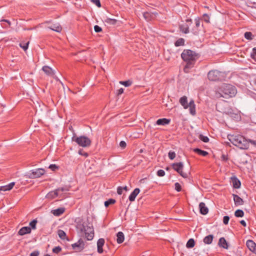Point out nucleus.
Masks as SVG:
<instances>
[{
  "instance_id": "bb28decb",
  "label": "nucleus",
  "mask_w": 256,
  "mask_h": 256,
  "mask_svg": "<svg viewBox=\"0 0 256 256\" xmlns=\"http://www.w3.org/2000/svg\"><path fill=\"white\" fill-rule=\"evenodd\" d=\"M65 211L64 208H60L56 210H52V213L55 216H60Z\"/></svg>"
},
{
  "instance_id": "5fc2aeb1",
  "label": "nucleus",
  "mask_w": 256,
  "mask_h": 256,
  "mask_svg": "<svg viewBox=\"0 0 256 256\" xmlns=\"http://www.w3.org/2000/svg\"><path fill=\"white\" fill-rule=\"evenodd\" d=\"M40 252L38 250H35L32 252L30 255V256H38Z\"/></svg>"
},
{
  "instance_id": "bf43d9fd",
  "label": "nucleus",
  "mask_w": 256,
  "mask_h": 256,
  "mask_svg": "<svg viewBox=\"0 0 256 256\" xmlns=\"http://www.w3.org/2000/svg\"><path fill=\"white\" fill-rule=\"evenodd\" d=\"M248 144L250 143L254 145V146H256V140H248Z\"/></svg>"
},
{
  "instance_id": "423d86ee",
  "label": "nucleus",
  "mask_w": 256,
  "mask_h": 256,
  "mask_svg": "<svg viewBox=\"0 0 256 256\" xmlns=\"http://www.w3.org/2000/svg\"><path fill=\"white\" fill-rule=\"evenodd\" d=\"M72 140V142H76L79 146L82 147H88L91 144L90 140L86 136L78 137L76 136H74Z\"/></svg>"
},
{
  "instance_id": "9b49d317",
  "label": "nucleus",
  "mask_w": 256,
  "mask_h": 256,
  "mask_svg": "<svg viewBox=\"0 0 256 256\" xmlns=\"http://www.w3.org/2000/svg\"><path fill=\"white\" fill-rule=\"evenodd\" d=\"M186 22L188 24H181L180 26V30L183 33L186 34L190 32L188 24H190L192 23V19H187Z\"/></svg>"
},
{
  "instance_id": "603ef678",
  "label": "nucleus",
  "mask_w": 256,
  "mask_h": 256,
  "mask_svg": "<svg viewBox=\"0 0 256 256\" xmlns=\"http://www.w3.org/2000/svg\"><path fill=\"white\" fill-rule=\"evenodd\" d=\"M230 220L228 216H224L223 218V222L224 224H228Z\"/></svg>"
},
{
  "instance_id": "6e6d98bb",
  "label": "nucleus",
  "mask_w": 256,
  "mask_h": 256,
  "mask_svg": "<svg viewBox=\"0 0 256 256\" xmlns=\"http://www.w3.org/2000/svg\"><path fill=\"white\" fill-rule=\"evenodd\" d=\"M122 190H123V189L122 186H118L117 188V193L118 194H122Z\"/></svg>"
},
{
  "instance_id": "7ed1b4c3",
  "label": "nucleus",
  "mask_w": 256,
  "mask_h": 256,
  "mask_svg": "<svg viewBox=\"0 0 256 256\" xmlns=\"http://www.w3.org/2000/svg\"><path fill=\"white\" fill-rule=\"evenodd\" d=\"M237 92L235 86L230 84H223L215 91V96L216 98H228L236 94Z\"/></svg>"
},
{
  "instance_id": "ea45409f",
  "label": "nucleus",
  "mask_w": 256,
  "mask_h": 256,
  "mask_svg": "<svg viewBox=\"0 0 256 256\" xmlns=\"http://www.w3.org/2000/svg\"><path fill=\"white\" fill-rule=\"evenodd\" d=\"M120 83L126 87L130 86L132 84V82L130 80L126 81H120Z\"/></svg>"
},
{
  "instance_id": "864d4df0",
  "label": "nucleus",
  "mask_w": 256,
  "mask_h": 256,
  "mask_svg": "<svg viewBox=\"0 0 256 256\" xmlns=\"http://www.w3.org/2000/svg\"><path fill=\"white\" fill-rule=\"evenodd\" d=\"M94 30L96 32H100L102 31V28L100 26L96 25L94 26Z\"/></svg>"
},
{
  "instance_id": "dca6fc26",
  "label": "nucleus",
  "mask_w": 256,
  "mask_h": 256,
  "mask_svg": "<svg viewBox=\"0 0 256 256\" xmlns=\"http://www.w3.org/2000/svg\"><path fill=\"white\" fill-rule=\"evenodd\" d=\"M158 14L156 12H144L143 16L144 18L148 22L154 18Z\"/></svg>"
},
{
  "instance_id": "58836bf2",
  "label": "nucleus",
  "mask_w": 256,
  "mask_h": 256,
  "mask_svg": "<svg viewBox=\"0 0 256 256\" xmlns=\"http://www.w3.org/2000/svg\"><path fill=\"white\" fill-rule=\"evenodd\" d=\"M38 222V221L36 220H34L32 222H30V228H32V229L35 230L36 228V224Z\"/></svg>"
},
{
  "instance_id": "f8f14e48",
  "label": "nucleus",
  "mask_w": 256,
  "mask_h": 256,
  "mask_svg": "<svg viewBox=\"0 0 256 256\" xmlns=\"http://www.w3.org/2000/svg\"><path fill=\"white\" fill-rule=\"evenodd\" d=\"M195 26L192 29V32L194 35L197 36L199 34L200 31V21L199 18L194 20Z\"/></svg>"
},
{
  "instance_id": "8fccbe9b",
  "label": "nucleus",
  "mask_w": 256,
  "mask_h": 256,
  "mask_svg": "<svg viewBox=\"0 0 256 256\" xmlns=\"http://www.w3.org/2000/svg\"><path fill=\"white\" fill-rule=\"evenodd\" d=\"M157 175L158 176H164L165 175V172L162 170H160L157 172Z\"/></svg>"
},
{
  "instance_id": "a19ab883",
  "label": "nucleus",
  "mask_w": 256,
  "mask_h": 256,
  "mask_svg": "<svg viewBox=\"0 0 256 256\" xmlns=\"http://www.w3.org/2000/svg\"><path fill=\"white\" fill-rule=\"evenodd\" d=\"M199 138L204 142H208L209 141V138L208 136H204L202 134H200Z\"/></svg>"
},
{
  "instance_id": "20e7f679",
  "label": "nucleus",
  "mask_w": 256,
  "mask_h": 256,
  "mask_svg": "<svg viewBox=\"0 0 256 256\" xmlns=\"http://www.w3.org/2000/svg\"><path fill=\"white\" fill-rule=\"evenodd\" d=\"M228 138L234 146L240 149L246 150L249 147L250 144L248 140L242 135H228Z\"/></svg>"
},
{
  "instance_id": "aec40b11",
  "label": "nucleus",
  "mask_w": 256,
  "mask_h": 256,
  "mask_svg": "<svg viewBox=\"0 0 256 256\" xmlns=\"http://www.w3.org/2000/svg\"><path fill=\"white\" fill-rule=\"evenodd\" d=\"M200 212L202 215L206 214L208 212V208L206 206L204 202H201L199 204Z\"/></svg>"
},
{
  "instance_id": "e433bc0d",
  "label": "nucleus",
  "mask_w": 256,
  "mask_h": 256,
  "mask_svg": "<svg viewBox=\"0 0 256 256\" xmlns=\"http://www.w3.org/2000/svg\"><path fill=\"white\" fill-rule=\"evenodd\" d=\"M234 216L238 218H242L244 216V212L241 210H237L234 212Z\"/></svg>"
},
{
  "instance_id": "13d9d810",
  "label": "nucleus",
  "mask_w": 256,
  "mask_h": 256,
  "mask_svg": "<svg viewBox=\"0 0 256 256\" xmlns=\"http://www.w3.org/2000/svg\"><path fill=\"white\" fill-rule=\"evenodd\" d=\"M120 146L122 148H126V144L124 141H121L120 143Z\"/></svg>"
},
{
  "instance_id": "09e8293b",
  "label": "nucleus",
  "mask_w": 256,
  "mask_h": 256,
  "mask_svg": "<svg viewBox=\"0 0 256 256\" xmlns=\"http://www.w3.org/2000/svg\"><path fill=\"white\" fill-rule=\"evenodd\" d=\"M174 186H175V190L177 192H180L182 190L181 186H180V184L178 182L175 183Z\"/></svg>"
},
{
  "instance_id": "79ce46f5",
  "label": "nucleus",
  "mask_w": 256,
  "mask_h": 256,
  "mask_svg": "<svg viewBox=\"0 0 256 256\" xmlns=\"http://www.w3.org/2000/svg\"><path fill=\"white\" fill-rule=\"evenodd\" d=\"M250 58L256 62V47L252 48V52L250 54Z\"/></svg>"
},
{
  "instance_id": "4468645a",
  "label": "nucleus",
  "mask_w": 256,
  "mask_h": 256,
  "mask_svg": "<svg viewBox=\"0 0 256 256\" xmlns=\"http://www.w3.org/2000/svg\"><path fill=\"white\" fill-rule=\"evenodd\" d=\"M230 182L232 184V186L234 188L238 189L240 188L241 182L236 176H233L230 178Z\"/></svg>"
},
{
  "instance_id": "9d476101",
  "label": "nucleus",
  "mask_w": 256,
  "mask_h": 256,
  "mask_svg": "<svg viewBox=\"0 0 256 256\" xmlns=\"http://www.w3.org/2000/svg\"><path fill=\"white\" fill-rule=\"evenodd\" d=\"M84 240L80 238L76 242L72 244V246L73 250L78 252H80L84 249Z\"/></svg>"
},
{
  "instance_id": "c9c22d12",
  "label": "nucleus",
  "mask_w": 256,
  "mask_h": 256,
  "mask_svg": "<svg viewBox=\"0 0 256 256\" xmlns=\"http://www.w3.org/2000/svg\"><path fill=\"white\" fill-rule=\"evenodd\" d=\"M244 38L248 40H252L254 38V36L252 33L250 32H246L244 34Z\"/></svg>"
},
{
  "instance_id": "39448f33",
  "label": "nucleus",
  "mask_w": 256,
  "mask_h": 256,
  "mask_svg": "<svg viewBox=\"0 0 256 256\" xmlns=\"http://www.w3.org/2000/svg\"><path fill=\"white\" fill-rule=\"evenodd\" d=\"M179 102L184 109L188 108L190 112H196V105L192 99L188 102L186 96H184L180 98Z\"/></svg>"
},
{
  "instance_id": "72a5a7b5",
  "label": "nucleus",
  "mask_w": 256,
  "mask_h": 256,
  "mask_svg": "<svg viewBox=\"0 0 256 256\" xmlns=\"http://www.w3.org/2000/svg\"><path fill=\"white\" fill-rule=\"evenodd\" d=\"M195 244V242L193 238H190L188 241L186 246L187 248H192Z\"/></svg>"
},
{
  "instance_id": "f3484780",
  "label": "nucleus",
  "mask_w": 256,
  "mask_h": 256,
  "mask_svg": "<svg viewBox=\"0 0 256 256\" xmlns=\"http://www.w3.org/2000/svg\"><path fill=\"white\" fill-rule=\"evenodd\" d=\"M15 184L14 182L10 183L8 184L0 186V194H3V192L10 190Z\"/></svg>"
},
{
  "instance_id": "0eeeda50",
  "label": "nucleus",
  "mask_w": 256,
  "mask_h": 256,
  "mask_svg": "<svg viewBox=\"0 0 256 256\" xmlns=\"http://www.w3.org/2000/svg\"><path fill=\"white\" fill-rule=\"evenodd\" d=\"M224 77V74L218 70H210L208 74V78L210 80H221Z\"/></svg>"
},
{
  "instance_id": "49530a36",
  "label": "nucleus",
  "mask_w": 256,
  "mask_h": 256,
  "mask_svg": "<svg viewBox=\"0 0 256 256\" xmlns=\"http://www.w3.org/2000/svg\"><path fill=\"white\" fill-rule=\"evenodd\" d=\"M202 18H203V20L207 22V23H209L210 22V16H209L206 14H204L203 15H202Z\"/></svg>"
},
{
  "instance_id": "6e6552de",
  "label": "nucleus",
  "mask_w": 256,
  "mask_h": 256,
  "mask_svg": "<svg viewBox=\"0 0 256 256\" xmlns=\"http://www.w3.org/2000/svg\"><path fill=\"white\" fill-rule=\"evenodd\" d=\"M45 172L46 170L44 168H36L30 170L26 174V176L30 178H38L44 175Z\"/></svg>"
},
{
  "instance_id": "4d7b16f0",
  "label": "nucleus",
  "mask_w": 256,
  "mask_h": 256,
  "mask_svg": "<svg viewBox=\"0 0 256 256\" xmlns=\"http://www.w3.org/2000/svg\"><path fill=\"white\" fill-rule=\"evenodd\" d=\"M222 160L224 161V162H226L228 160V156L226 155H225V154H222Z\"/></svg>"
},
{
  "instance_id": "412c9836",
  "label": "nucleus",
  "mask_w": 256,
  "mask_h": 256,
  "mask_svg": "<svg viewBox=\"0 0 256 256\" xmlns=\"http://www.w3.org/2000/svg\"><path fill=\"white\" fill-rule=\"evenodd\" d=\"M32 231V228L30 226H24L18 232L20 236H24V234H30Z\"/></svg>"
},
{
  "instance_id": "f03ea898",
  "label": "nucleus",
  "mask_w": 256,
  "mask_h": 256,
  "mask_svg": "<svg viewBox=\"0 0 256 256\" xmlns=\"http://www.w3.org/2000/svg\"><path fill=\"white\" fill-rule=\"evenodd\" d=\"M76 230L81 235L84 234L88 240H92L94 236V228L92 224L80 220L76 222Z\"/></svg>"
},
{
  "instance_id": "a211bd4d",
  "label": "nucleus",
  "mask_w": 256,
  "mask_h": 256,
  "mask_svg": "<svg viewBox=\"0 0 256 256\" xmlns=\"http://www.w3.org/2000/svg\"><path fill=\"white\" fill-rule=\"evenodd\" d=\"M105 242V240L104 238H99L97 242V248L98 252L99 254H102L103 252V248L102 247L104 246Z\"/></svg>"
},
{
  "instance_id": "680f3d73",
  "label": "nucleus",
  "mask_w": 256,
  "mask_h": 256,
  "mask_svg": "<svg viewBox=\"0 0 256 256\" xmlns=\"http://www.w3.org/2000/svg\"><path fill=\"white\" fill-rule=\"evenodd\" d=\"M123 92H124V89L122 88H120L118 90L117 94L118 96H119V95L122 94Z\"/></svg>"
},
{
  "instance_id": "473e14b6",
  "label": "nucleus",
  "mask_w": 256,
  "mask_h": 256,
  "mask_svg": "<svg viewBox=\"0 0 256 256\" xmlns=\"http://www.w3.org/2000/svg\"><path fill=\"white\" fill-rule=\"evenodd\" d=\"M104 22L110 25H115L117 22V20L114 18H106L104 20Z\"/></svg>"
},
{
  "instance_id": "37998d69",
  "label": "nucleus",
  "mask_w": 256,
  "mask_h": 256,
  "mask_svg": "<svg viewBox=\"0 0 256 256\" xmlns=\"http://www.w3.org/2000/svg\"><path fill=\"white\" fill-rule=\"evenodd\" d=\"M62 248L60 246H56L54 248H53L52 251L55 254H58L62 251Z\"/></svg>"
},
{
  "instance_id": "6ab92c4d",
  "label": "nucleus",
  "mask_w": 256,
  "mask_h": 256,
  "mask_svg": "<svg viewBox=\"0 0 256 256\" xmlns=\"http://www.w3.org/2000/svg\"><path fill=\"white\" fill-rule=\"evenodd\" d=\"M43 72L48 76H52L54 74V70L50 66H44L42 68Z\"/></svg>"
},
{
  "instance_id": "0e129e2a",
  "label": "nucleus",
  "mask_w": 256,
  "mask_h": 256,
  "mask_svg": "<svg viewBox=\"0 0 256 256\" xmlns=\"http://www.w3.org/2000/svg\"><path fill=\"white\" fill-rule=\"evenodd\" d=\"M2 22H6L8 24V26H10V21H9L8 20H2Z\"/></svg>"
},
{
  "instance_id": "c85d7f7f",
  "label": "nucleus",
  "mask_w": 256,
  "mask_h": 256,
  "mask_svg": "<svg viewBox=\"0 0 256 256\" xmlns=\"http://www.w3.org/2000/svg\"><path fill=\"white\" fill-rule=\"evenodd\" d=\"M116 242L118 244H120L124 242V236L122 232H118L116 234Z\"/></svg>"
},
{
  "instance_id": "2eb2a0df",
  "label": "nucleus",
  "mask_w": 256,
  "mask_h": 256,
  "mask_svg": "<svg viewBox=\"0 0 256 256\" xmlns=\"http://www.w3.org/2000/svg\"><path fill=\"white\" fill-rule=\"evenodd\" d=\"M248 249L256 254V244L252 240H248L246 243Z\"/></svg>"
},
{
  "instance_id": "cd10ccee",
  "label": "nucleus",
  "mask_w": 256,
  "mask_h": 256,
  "mask_svg": "<svg viewBox=\"0 0 256 256\" xmlns=\"http://www.w3.org/2000/svg\"><path fill=\"white\" fill-rule=\"evenodd\" d=\"M214 238L212 234H209L204 238L203 242L205 244H210L212 243Z\"/></svg>"
},
{
  "instance_id": "f704fd0d",
  "label": "nucleus",
  "mask_w": 256,
  "mask_h": 256,
  "mask_svg": "<svg viewBox=\"0 0 256 256\" xmlns=\"http://www.w3.org/2000/svg\"><path fill=\"white\" fill-rule=\"evenodd\" d=\"M116 202V200L113 198H110L108 200L104 202V206L108 207L110 204H113Z\"/></svg>"
},
{
  "instance_id": "4c0bfd02",
  "label": "nucleus",
  "mask_w": 256,
  "mask_h": 256,
  "mask_svg": "<svg viewBox=\"0 0 256 256\" xmlns=\"http://www.w3.org/2000/svg\"><path fill=\"white\" fill-rule=\"evenodd\" d=\"M58 235L59 237L61 239L64 240L66 238V234L64 230H58Z\"/></svg>"
},
{
  "instance_id": "1a4fd4ad",
  "label": "nucleus",
  "mask_w": 256,
  "mask_h": 256,
  "mask_svg": "<svg viewBox=\"0 0 256 256\" xmlns=\"http://www.w3.org/2000/svg\"><path fill=\"white\" fill-rule=\"evenodd\" d=\"M172 168L184 178H187L188 177V173L184 172L182 171L184 168V164L182 162H176L172 164Z\"/></svg>"
},
{
  "instance_id": "393cba45",
  "label": "nucleus",
  "mask_w": 256,
  "mask_h": 256,
  "mask_svg": "<svg viewBox=\"0 0 256 256\" xmlns=\"http://www.w3.org/2000/svg\"><path fill=\"white\" fill-rule=\"evenodd\" d=\"M170 119L163 118L158 120L156 122V124L158 126H165L170 124Z\"/></svg>"
},
{
  "instance_id": "4be33fe9",
  "label": "nucleus",
  "mask_w": 256,
  "mask_h": 256,
  "mask_svg": "<svg viewBox=\"0 0 256 256\" xmlns=\"http://www.w3.org/2000/svg\"><path fill=\"white\" fill-rule=\"evenodd\" d=\"M241 113H226L234 121L239 122L241 120Z\"/></svg>"
},
{
  "instance_id": "b1692460",
  "label": "nucleus",
  "mask_w": 256,
  "mask_h": 256,
  "mask_svg": "<svg viewBox=\"0 0 256 256\" xmlns=\"http://www.w3.org/2000/svg\"><path fill=\"white\" fill-rule=\"evenodd\" d=\"M140 192V190L138 188H135L133 192L130 194L128 197V199L130 201V202H134V201L136 196H138V194Z\"/></svg>"
},
{
  "instance_id": "7c9ffc66",
  "label": "nucleus",
  "mask_w": 256,
  "mask_h": 256,
  "mask_svg": "<svg viewBox=\"0 0 256 256\" xmlns=\"http://www.w3.org/2000/svg\"><path fill=\"white\" fill-rule=\"evenodd\" d=\"M194 152L198 154L204 156H206L208 154V153L206 151L203 150L198 148H194Z\"/></svg>"
},
{
  "instance_id": "774afa93",
  "label": "nucleus",
  "mask_w": 256,
  "mask_h": 256,
  "mask_svg": "<svg viewBox=\"0 0 256 256\" xmlns=\"http://www.w3.org/2000/svg\"><path fill=\"white\" fill-rule=\"evenodd\" d=\"M253 5V7L256 8V2H254Z\"/></svg>"
},
{
  "instance_id": "a18cd8bd",
  "label": "nucleus",
  "mask_w": 256,
  "mask_h": 256,
  "mask_svg": "<svg viewBox=\"0 0 256 256\" xmlns=\"http://www.w3.org/2000/svg\"><path fill=\"white\" fill-rule=\"evenodd\" d=\"M168 156L170 159L174 160L176 157V153L174 152L170 151L168 154Z\"/></svg>"
},
{
  "instance_id": "a878e982",
  "label": "nucleus",
  "mask_w": 256,
  "mask_h": 256,
  "mask_svg": "<svg viewBox=\"0 0 256 256\" xmlns=\"http://www.w3.org/2000/svg\"><path fill=\"white\" fill-rule=\"evenodd\" d=\"M218 245L219 246L222 247L225 249H228V244L224 238H220L219 239Z\"/></svg>"
},
{
  "instance_id": "c756f323",
  "label": "nucleus",
  "mask_w": 256,
  "mask_h": 256,
  "mask_svg": "<svg viewBox=\"0 0 256 256\" xmlns=\"http://www.w3.org/2000/svg\"><path fill=\"white\" fill-rule=\"evenodd\" d=\"M48 28L56 32H60L62 30V28L59 24H54Z\"/></svg>"
},
{
  "instance_id": "052dcab7",
  "label": "nucleus",
  "mask_w": 256,
  "mask_h": 256,
  "mask_svg": "<svg viewBox=\"0 0 256 256\" xmlns=\"http://www.w3.org/2000/svg\"><path fill=\"white\" fill-rule=\"evenodd\" d=\"M78 154L82 156H84L86 157L88 156V154L86 152H82V150H78Z\"/></svg>"
},
{
  "instance_id": "de8ad7c7",
  "label": "nucleus",
  "mask_w": 256,
  "mask_h": 256,
  "mask_svg": "<svg viewBox=\"0 0 256 256\" xmlns=\"http://www.w3.org/2000/svg\"><path fill=\"white\" fill-rule=\"evenodd\" d=\"M48 168L52 171H56L58 169V166L55 164H51L49 166Z\"/></svg>"
},
{
  "instance_id": "c03bdc74",
  "label": "nucleus",
  "mask_w": 256,
  "mask_h": 256,
  "mask_svg": "<svg viewBox=\"0 0 256 256\" xmlns=\"http://www.w3.org/2000/svg\"><path fill=\"white\" fill-rule=\"evenodd\" d=\"M29 44V42H27L26 44H22V43L20 44V46L24 50H26L28 48V46Z\"/></svg>"
},
{
  "instance_id": "3c124183",
  "label": "nucleus",
  "mask_w": 256,
  "mask_h": 256,
  "mask_svg": "<svg viewBox=\"0 0 256 256\" xmlns=\"http://www.w3.org/2000/svg\"><path fill=\"white\" fill-rule=\"evenodd\" d=\"M94 4L98 7H101V4L100 0H90Z\"/></svg>"
},
{
  "instance_id": "e2e57ef3",
  "label": "nucleus",
  "mask_w": 256,
  "mask_h": 256,
  "mask_svg": "<svg viewBox=\"0 0 256 256\" xmlns=\"http://www.w3.org/2000/svg\"><path fill=\"white\" fill-rule=\"evenodd\" d=\"M240 223L244 226H246V222L244 220H240Z\"/></svg>"
},
{
  "instance_id": "338daca9",
  "label": "nucleus",
  "mask_w": 256,
  "mask_h": 256,
  "mask_svg": "<svg viewBox=\"0 0 256 256\" xmlns=\"http://www.w3.org/2000/svg\"><path fill=\"white\" fill-rule=\"evenodd\" d=\"M123 190H125L126 191L128 190V187L126 186H125L124 187H122Z\"/></svg>"
},
{
  "instance_id": "69168bd1",
  "label": "nucleus",
  "mask_w": 256,
  "mask_h": 256,
  "mask_svg": "<svg viewBox=\"0 0 256 256\" xmlns=\"http://www.w3.org/2000/svg\"><path fill=\"white\" fill-rule=\"evenodd\" d=\"M220 104L216 105V109L218 112H221L220 110L218 109Z\"/></svg>"
},
{
  "instance_id": "f257e3e1",
  "label": "nucleus",
  "mask_w": 256,
  "mask_h": 256,
  "mask_svg": "<svg viewBox=\"0 0 256 256\" xmlns=\"http://www.w3.org/2000/svg\"><path fill=\"white\" fill-rule=\"evenodd\" d=\"M200 55L191 50H184L181 54V57L183 60L186 62L184 67V71L188 72V70L193 68Z\"/></svg>"
},
{
  "instance_id": "2f4dec72",
  "label": "nucleus",
  "mask_w": 256,
  "mask_h": 256,
  "mask_svg": "<svg viewBox=\"0 0 256 256\" xmlns=\"http://www.w3.org/2000/svg\"><path fill=\"white\" fill-rule=\"evenodd\" d=\"M185 40L183 38H179L174 42V46L176 47L184 45Z\"/></svg>"
},
{
  "instance_id": "ddd939ff",
  "label": "nucleus",
  "mask_w": 256,
  "mask_h": 256,
  "mask_svg": "<svg viewBox=\"0 0 256 256\" xmlns=\"http://www.w3.org/2000/svg\"><path fill=\"white\" fill-rule=\"evenodd\" d=\"M64 190L63 188H58L54 191L49 192L46 195V198L51 199L54 198L58 196L59 191L64 192Z\"/></svg>"
},
{
  "instance_id": "5701e85b",
  "label": "nucleus",
  "mask_w": 256,
  "mask_h": 256,
  "mask_svg": "<svg viewBox=\"0 0 256 256\" xmlns=\"http://www.w3.org/2000/svg\"><path fill=\"white\" fill-rule=\"evenodd\" d=\"M234 204L236 206L242 205L244 203L243 200L240 198L238 195L232 194Z\"/></svg>"
}]
</instances>
